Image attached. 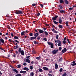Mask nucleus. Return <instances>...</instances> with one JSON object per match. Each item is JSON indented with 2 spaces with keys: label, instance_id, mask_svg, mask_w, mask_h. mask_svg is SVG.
<instances>
[{
  "label": "nucleus",
  "instance_id": "obj_1",
  "mask_svg": "<svg viewBox=\"0 0 76 76\" xmlns=\"http://www.w3.org/2000/svg\"><path fill=\"white\" fill-rule=\"evenodd\" d=\"M15 14H17V15H18V14H23V12H22V11L21 10H15Z\"/></svg>",
  "mask_w": 76,
  "mask_h": 76
},
{
  "label": "nucleus",
  "instance_id": "obj_2",
  "mask_svg": "<svg viewBox=\"0 0 76 76\" xmlns=\"http://www.w3.org/2000/svg\"><path fill=\"white\" fill-rule=\"evenodd\" d=\"M18 52L20 53L22 56H24V51L23 50H21V48H18Z\"/></svg>",
  "mask_w": 76,
  "mask_h": 76
},
{
  "label": "nucleus",
  "instance_id": "obj_3",
  "mask_svg": "<svg viewBox=\"0 0 76 76\" xmlns=\"http://www.w3.org/2000/svg\"><path fill=\"white\" fill-rule=\"evenodd\" d=\"M57 43H58V45L59 46V47H61V41L58 39L57 40Z\"/></svg>",
  "mask_w": 76,
  "mask_h": 76
},
{
  "label": "nucleus",
  "instance_id": "obj_4",
  "mask_svg": "<svg viewBox=\"0 0 76 76\" xmlns=\"http://www.w3.org/2000/svg\"><path fill=\"white\" fill-rule=\"evenodd\" d=\"M58 52V49H55L52 51V53L53 54H56Z\"/></svg>",
  "mask_w": 76,
  "mask_h": 76
},
{
  "label": "nucleus",
  "instance_id": "obj_5",
  "mask_svg": "<svg viewBox=\"0 0 76 76\" xmlns=\"http://www.w3.org/2000/svg\"><path fill=\"white\" fill-rule=\"evenodd\" d=\"M58 16L56 15L54 17H53L52 18V19L53 21L56 20L57 18H58Z\"/></svg>",
  "mask_w": 76,
  "mask_h": 76
},
{
  "label": "nucleus",
  "instance_id": "obj_6",
  "mask_svg": "<svg viewBox=\"0 0 76 76\" xmlns=\"http://www.w3.org/2000/svg\"><path fill=\"white\" fill-rule=\"evenodd\" d=\"M14 73H16V74H18L19 73V71L17 70L16 69H12Z\"/></svg>",
  "mask_w": 76,
  "mask_h": 76
},
{
  "label": "nucleus",
  "instance_id": "obj_7",
  "mask_svg": "<svg viewBox=\"0 0 76 76\" xmlns=\"http://www.w3.org/2000/svg\"><path fill=\"white\" fill-rule=\"evenodd\" d=\"M59 23L61 24V23H62V20L61 19V17H59L58 20Z\"/></svg>",
  "mask_w": 76,
  "mask_h": 76
},
{
  "label": "nucleus",
  "instance_id": "obj_8",
  "mask_svg": "<svg viewBox=\"0 0 76 76\" xmlns=\"http://www.w3.org/2000/svg\"><path fill=\"white\" fill-rule=\"evenodd\" d=\"M36 38H37L35 37H30V39L31 41H32V40L35 39H36Z\"/></svg>",
  "mask_w": 76,
  "mask_h": 76
},
{
  "label": "nucleus",
  "instance_id": "obj_9",
  "mask_svg": "<svg viewBox=\"0 0 76 76\" xmlns=\"http://www.w3.org/2000/svg\"><path fill=\"white\" fill-rule=\"evenodd\" d=\"M72 63L73 64H71V65H72V66H76V61H73L72 62Z\"/></svg>",
  "mask_w": 76,
  "mask_h": 76
},
{
  "label": "nucleus",
  "instance_id": "obj_10",
  "mask_svg": "<svg viewBox=\"0 0 76 76\" xmlns=\"http://www.w3.org/2000/svg\"><path fill=\"white\" fill-rule=\"evenodd\" d=\"M63 61V58L61 57L60 58H59L58 60V61L59 63H60L61 62Z\"/></svg>",
  "mask_w": 76,
  "mask_h": 76
},
{
  "label": "nucleus",
  "instance_id": "obj_11",
  "mask_svg": "<svg viewBox=\"0 0 76 76\" xmlns=\"http://www.w3.org/2000/svg\"><path fill=\"white\" fill-rule=\"evenodd\" d=\"M26 61L27 63H31V61H30V60L29 59L26 58Z\"/></svg>",
  "mask_w": 76,
  "mask_h": 76
},
{
  "label": "nucleus",
  "instance_id": "obj_12",
  "mask_svg": "<svg viewBox=\"0 0 76 76\" xmlns=\"http://www.w3.org/2000/svg\"><path fill=\"white\" fill-rule=\"evenodd\" d=\"M67 51V49L66 48H64V49L62 50L63 53H64L65 52Z\"/></svg>",
  "mask_w": 76,
  "mask_h": 76
},
{
  "label": "nucleus",
  "instance_id": "obj_13",
  "mask_svg": "<svg viewBox=\"0 0 76 76\" xmlns=\"http://www.w3.org/2000/svg\"><path fill=\"white\" fill-rule=\"evenodd\" d=\"M64 3L66 4H69V1L67 0H64Z\"/></svg>",
  "mask_w": 76,
  "mask_h": 76
},
{
  "label": "nucleus",
  "instance_id": "obj_14",
  "mask_svg": "<svg viewBox=\"0 0 76 76\" xmlns=\"http://www.w3.org/2000/svg\"><path fill=\"white\" fill-rule=\"evenodd\" d=\"M65 24L66 25V26L67 27L69 26V22L68 21H66Z\"/></svg>",
  "mask_w": 76,
  "mask_h": 76
},
{
  "label": "nucleus",
  "instance_id": "obj_15",
  "mask_svg": "<svg viewBox=\"0 0 76 76\" xmlns=\"http://www.w3.org/2000/svg\"><path fill=\"white\" fill-rule=\"evenodd\" d=\"M25 34H26L25 31H22L21 33V36H22V35H25Z\"/></svg>",
  "mask_w": 76,
  "mask_h": 76
},
{
  "label": "nucleus",
  "instance_id": "obj_16",
  "mask_svg": "<svg viewBox=\"0 0 76 76\" xmlns=\"http://www.w3.org/2000/svg\"><path fill=\"white\" fill-rule=\"evenodd\" d=\"M43 70H46V71L48 70V68L46 67H43Z\"/></svg>",
  "mask_w": 76,
  "mask_h": 76
},
{
  "label": "nucleus",
  "instance_id": "obj_17",
  "mask_svg": "<svg viewBox=\"0 0 76 76\" xmlns=\"http://www.w3.org/2000/svg\"><path fill=\"white\" fill-rule=\"evenodd\" d=\"M23 69L24 70H26V71H29V69L27 67H24L23 68Z\"/></svg>",
  "mask_w": 76,
  "mask_h": 76
},
{
  "label": "nucleus",
  "instance_id": "obj_18",
  "mask_svg": "<svg viewBox=\"0 0 76 76\" xmlns=\"http://www.w3.org/2000/svg\"><path fill=\"white\" fill-rule=\"evenodd\" d=\"M39 35V34H38V33H37L34 34V36L35 37H37Z\"/></svg>",
  "mask_w": 76,
  "mask_h": 76
},
{
  "label": "nucleus",
  "instance_id": "obj_19",
  "mask_svg": "<svg viewBox=\"0 0 76 76\" xmlns=\"http://www.w3.org/2000/svg\"><path fill=\"white\" fill-rule=\"evenodd\" d=\"M0 42H2V44H4V40L2 39V38H1V39H0Z\"/></svg>",
  "mask_w": 76,
  "mask_h": 76
},
{
  "label": "nucleus",
  "instance_id": "obj_20",
  "mask_svg": "<svg viewBox=\"0 0 76 76\" xmlns=\"http://www.w3.org/2000/svg\"><path fill=\"white\" fill-rule=\"evenodd\" d=\"M19 48V46L18 45H16L15 46H14V49H18Z\"/></svg>",
  "mask_w": 76,
  "mask_h": 76
},
{
  "label": "nucleus",
  "instance_id": "obj_21",
  "mask_svg": "<svg viewBox=\"0 0 76 76\" xmlns=\"http://www.w3.org/2000/svg\"><path fill=\"white\" fill-rule=\"evenodd\" d=\"M55 67L56 69H58V65H57V63L55 64Z\"/></svg>",
  "mask_w": 76,
  "mask_h": 76
},
{
  "label": "nucleus",
  "instance_id": "obj_22",
  "mask_svg": "<svg viewBox=\"0 0 76 76\" xmlns=\"http://www.w3.org/2000/svg\"><path fill=\"white\" fill-rule=\"evenodd\" d=\"M44 31H43L42 30L40 29L39 31V33H40V34H42V33H43V32H44Z\"/></svg>",
  "mask_w": 76,
  "mask_h": 76
},
{
  "label": "nucleus",
  "instance_id": "obj_23",
  "mask_svg": "<svg viewBox=\"0 0 76 76\" xmlns=\"http://www.w3.org/2000/svg\"><path fill=\"white\" fill-rule=\"evenodd\" d=\"M26 72L25 71H20V73H26Z\"/></svg>",
  "mask_w": 76,
  "mask_h": 76
},
{
  "label": "nucleus",
  "instance_id": "obj_24",
  "mask_svg": "<svg viewBox=\"0 0 76 76\" xmlns=\"http://www.w3.org/2000/svg\"><path fill=\"white\" fill-rule=\"evenodd\" d=\"M47 43L49 45H51L53 44V43H51L48 41L47 42Z\"/></svg>",
  "mask_w": 76,
  "mask_h": 76
},
{
  "label": "nucleus",
  "instance_id": "obj_25",
  "mask_svg": "<svg viewBox=\"0 0 76 76\" xmlns=\"http://www.w3.org/2000/svg\"><path fill=\"white\" fill-rule=\"evenodd\" d=\"M52 31H53V32H54V34H57V32L56 31V30H55L54 29H52Z\"/></svg>",
  "mask_w": 76,
  "mask_h": 76
},
{
  "label": "nucleus",
  "instance_id": "obj_26",
  "mask_svg": "<svg viewBox=\"0 0 76 76\" xmlns=\"http://www.w3.org/2000/svg\"><path fill=\"white\" fill-rule=\"evenodd\" d=\"M34 44H38V42H37L36 41H33Z\"/></svg>",
  "mask_w": 76,
  "mask_h": 76
},
{
  "label": "nucleus",
  "instance_id": "obj_27",
  "mask_svg": "<svg viewBox=\"0 0 76 76\" xmlns=\"http://www.w3.org/2000/svg\"><path fill=\"white\" fill-rule=\"evenodd\" d=\"M50 48H54V44L53 43L51 45H50Z\"/></svg>",
  "mask_w": 76,
  "mask_h": 76
},
{
  "label": "nucleus",
  "instance_id": "obj_28",
  "mask_svg": "<svg viewBox=\"0 0 76 76\" xmlns=\"http://www.w3.org/2000/svg\"><path fill=\"white\" fill-rule=\"evenodd\" d=\"M53 22L55 24H57L58 23V22H57L56 21H53Z\"/></svg>",
  "mask_w": 76,
  "mask_h": 76
},
{
  "label": "nucleus",
  "instance_id": "obj_29",
  "mask_svg": "<svg viewBox=\"0 0 76 76\" xmlns=\"http://www.w3.org/2000/svg\"><path fill=\"white\" fill-rule=\"evenodd\" d=\"M14 38L15 39H19V38H18V37L16 36H15L14 37Z\"/></svg>",
  "mask_w": 76,
  "mask_h": 76
},
{
  "label": "nucleus",
  "instance_id": "obj_30",
  "mask_svg": "<svg viewBox=\"0 0 76 76\" xmlns=\"http://www.w3.org/2000/svg\"><path fill=\"white\" fill-rule=\"evenodd\" d=\"M60 13H65V12L64 11V10H61L60 11Z\"/></svg>",
  "mask_w": 76,
  "mask_h": 76
},
{
  "label": "nucleus",
  "instance_id": "obj_31",
  "mask_svg": "<svg viewBox=\"0 0 76 76\" xmlns=\"http://www.w3.org/2000/svg\"><path fill=\"white\" fill-rule=\"evenodd\" d=\"M36 59H37V60H40V59H41V56L36 57Z\"/></svg>",
  "mask_w": 76,
  "mask_h": 76
},
{
  "label": "nucleus",
  "instance_id": "obj_32",
  "mask_svg": "<svg viewBox=\"0 0 76 76\" xmlns=\"http://www.w3.org/2000/svg\"><path fill=\"white\" fill-rule=\"evenodd\" d=\"M58 27L59 28H61V29L63 28V26H62V25H59Z\"/></svg>",
  "mask_w": 76,
  "mask_h": 76
},
{
  "label": "nucleus",
  "instance_id": "obj_33",
  "mask_svg": "<svg viewBox=\"0 0 76 76\" xmlns=\"http://www.w3.org/2000/svg\"><path fill=\"white\" fill-rule=\"evenodd\" d=\"M44 32L45 34V35H46V36H48V32L46 31H44Z\"/></svg>",
  "mask_w": 76,
  "mask_h": 76
},
{
  "label": "nucleus",
  "instance_id": "obj_34",
  "mask_svg": "<svg viewBox=\"0 0 76 76\" xmlns=\"http://www.w3.org/2000/svg\"><path fill=\"white\" fill-rule=\"evenodd\" d=\"M11 40V39H10L8 40V41H9L10 42H13V43H14V42H14V41L12 40Z\"/></svg>",
  "mask_w": 76,
  "mask_h": 76
},
{
  "label": "nucleus",
  "instance_id": "obj_35",
  "mask_svg": "<svg viewBox=\"0 0 76 76\" xmlns=\"http://www.w3.org/2000/svg\"><path fill=\"white\" fill-rule=\"evenodd\" d=\"M34 72H32L30 73V76H34Z\"/></svg>",
  "mask_w": 76,
  "mask_h": 76
},
{
  "label": "nucleus",
  "instance_id": "obj_36",
  "mask_svg": "<svg viewBox=\"0 0 76 76\" xmlns=\"http://www.w3.org/2000/svg\"><path fill=\"white\" fill-rule=\"evenodd\" d=\"M59 1H60V3L61 4L63 3L64 2V1H63V0H60Z\"/></svg>",
  "mask_w": 76,
  "mask_h": 76
},
{
  "label": "nucleus",
  "instance_id": "obj_37",
  "mask_svg": "<svg viewBox=\"0 0 76 76\" xmlns=\"http://www.w3.org/2000/svg\"><path fill=\"white\" fill-rule=\"evenodd\" d=\"M15 76H22V74H17Z\"/></svg>",
  "mask_w": 76,
  "mask_h": 76
},
{
  "label": "nucleus",
  "instance_id": "obj_38",
  "mask_svg": "<svg viewBox=\"0 0 76 76\" xmlns=\"http://www.w3.org/2000/svg\"><path fill=\"white\" fill-rule=\"evenodd\" d=\"M58 7L61 9H62L63 8L62 6L61 5H58Z\"/></svg>",
  "mask_w": 76,
  "mask_h": 76
},
{
  "label": "nucleus",
  "instance_id": "obj_39",
  "mask_svg": "<svg viewBox=\"0 0 76 76\" xmlns=\"http://www.w3.org/2000/svg\"><path fill=\"white\" fill-rule=\"evenodd\" d=\"M14 41H15V42H17V43H19V41H18L17 40L14 39Z\"/></svg>",
  "mask_w": 76,
  "mask_h": 76
},
{
  "label": "nucleus",
  "instance_id": "obj_40",
  "mask_svg": "<svg viewBox=\"0 0 76 76\" xmlns=\"http://www.w3.org/2000/svg\"><path fill=\"white\" fill-rule=\"evenodd\" d=\"M17 68H20V67H21V66L20 65H18L17 66Z\"/></svg>",
  "mask_w": 76,
  "mask_h": 76
},
{
  "label": "nucleus",
  "instance_id": "obj_41",
  "mask_svg": "<svg viewBox=\"0 0 76 76\" xmlns=\"http://www.w3.org/2000/svg\"><path fill=\"white\" fill-rule=\"evenodd\" d=\"M63 71V68H61L59 69V72H61Z\"/></svg>",
  "mask_w": 76,
  "mask_h": 76
},
{
  "label": "nucleus",
  "instance_id": "obj_42",
  "mask_svg": "<svg viewBox=\"0 0 76 76\" xmlns=\"http://www.w3.org/2000/svg\"><path fill=\"white\" fill-rule=\"evenodd\" d=\"M30 69L31 70H32L33 69V66H30Z\"/></svg>",
  "mask_w": 76,
  "mask_h": 76
},
{
  "label": "nucleus",
  "instance_id": "obj_43",
  "mask_svg": "<svg viewBox=\"0 0 76 76\" xmlns=\"http://www.w3.org/2000/svg\"><path fill=\"white\" fill-rule=\"evenodd\" d=\"M56 38L57 39H58V35H57L56 36Z\"/></svg>",
  "mask_w": 76,
  "mask_h": 76
},
{
  "label": "nucleus",
  "instance_id": "obj_44",
  "mask_svg": "<svg viewBox=\"0 0 76 76\" xmlns=\"http://www.w3.org/2000/svg\"><path fill=\"white\" fill-rule=\"evenodd\" d=\"M29 35L30 37H32V36H33V33H31L29 34Z\"/></svg>",
  "mask_w": 76,
  "mask_h": 76
},
{
  "label": "nucleus",
  "instance_id": "obj_45",
  "mask_svg": "<svg viewBox=\"0 0 76 76\" xmlns=\"http://www.w3.org/2000/svg\"><path fill=\"white\" fill-rule=\"evenodd\" d=\"M41 38V37L39 36H38V37H37V39H38L39 40Z\"/></svg>",
  "mask_w": 76,
  "mask_h": 76
},
{
  "label": "nucleus",
  "instance_id": "obj_46",
  "mask_svg": "<svg viewBox=\"0 0 76 76\" xmlns=\"http://www.w3.org/2000/svg\"><path fill=\"white\" fill-rule=\"evenodd\" d=\"M63 43V44H66V41H62Z\"/></svg>",
  "mask_w": 76,
  "mask_h": 76
},
{
  "label": "nucleus",
  "instance_id": "obj_47",
  "mask_svg": "<svg viewBox=\"0 0 76 76\" xmlns=\"http://www.w3.org/2000/svg\"><path fill=\"white\" fill-rule=\"evenodd\" d=\"M67 75V74L66 73H64V74H63L62 75V76H66Z\"/></svg>",
  "mask_w": 76,
  "mask_h": 76
},
{
  "label": "nucleus",
  "instance_id": "obj_48",
  "mask_svg": "<svg viewBox=\"0 0 76 76\" xmlns=\"http://www.w3.org/2000/svg\"><path fill=\"white\" fill-rule=\"evenodd\" d=\"M37 16H39L40 15V13H37Z\"/></svg>",
  "mask_w": 76,
  "mask_h": 76
},
{
  "label": "nucleus",
  "instance_id": "obj_49",
  "mask_svg": "<svg viewBox=\"0 0 76 76\" xmlns=\"http://www.w3.org/2000/svg\"><path fill=\"white\" fill-rule=\"evenodd\" d=\"M43 40H44V41H47V38L45 37L43 39Z\"/></svg>",
  "mask_w": 76,
  "mask_h": 76
},
{
  "label": "nucleus",
  "instance_id": "obj_50",
  "mask_svg": "<svg viewBox=\"0 0 76 76\" xmlns=\"http://www.w3.org/2000/svg\"><path fill=\"white\" fill-rule=\"evenodd\" d=\"M23 65H24V66H26V65H27V64L26 62H24L23 64Z\"/></svg>",
  "mask_w": 76,
  "mask_h": 76
},
{
  "label": "nucleus",
  "instance_id": "obj_51",
  "mask_svg": "<svg viewBox=\"0 0 76 76\" xmlns=\"http://www.w3.org/2000/svg\"><path fill=\"white\" fill-rule=\"evenodd\" d=\"M67 41H68V43H69V44H70L71 43L70 42V41H69V39H67Z\"/></svg>",
  "mask_w": 76,
  "mask_h": 76
},
{
  "label": "nucleus",
  "instance_id": "obj_52",
  "mask_svg": "<svg viewBox=\"0 0 76 76\" xmlns=\"http://www.w3.org/2000/svg\"><path fill=\"white\" fill-rule=\"evenodd\" d=\"M33 52L34 53V54H36L37 53V52H36L34 50H33Z\"/></svg>",
  "mask_w": 76,
  "mask_h": 76
},
{
  "label": "nucleus",
  "instance_id": "obj_53",
  "mask_svg": "<svg viewBox=\"0 0 76 76\" xmlns=\"http://www.w3.org/2000/svg\"><path fill=\"white\" fill-rule=\"evenodd\" d=\"M66 38H67V37H65L64 39V41H66L67 40H66Z\"/></svg>",
  "mask_w": 76,
  "mask_h": 76
},
{
  "label": "nucleus",
  "instance_id": "obj_54",
  "mask_svg": "<svg viewBox=\"0 0 76 76\" xmlns=\"http://www.w3.org/2000/svg\"><path fill=\"white\" fill-rule=\"evenodd\" d=\"M29 57H30V56H27L26 57V58H27V59H28V58H29Z\"/></svg>",
  "mask_w": 76,
  "mask_h": 76
},
{
  "label": "nucleus",
  "instance_id": "obj_55",
  "mask_svg": "<svg viewBox=\"0 0 76 76\" xmlns=\"http://www.w3.org/2000/svg\"><path fill=\"white\" fill-rule=\"evenodd\" d=\"M40 6L42 8H43V7H44V6H43V5H42V4H40Z\"/></svg>",
  "mask_w": 76,
  "mask_h": 76
},
{
  "label": "nucleus",
  "instance_id": "obj_56",
  "mask_svg": "<svg viewBox=\"0 0 76 76\" xmlns=\"http://www.w3.org/2000/svg\"><path fill=\"white\" fill-rule=\"evenodd\" d=\"M47 51V50L46 49H45L43 51V53H45L46 52V51Z\"/></svg>",
  "mask_w": 76,
  "mask_h": 76
},
{
  "label": "nucleus",
  "instance_id": "obj_57",
  "mask_svg": "<svg viewBox=\"0 0 76 76\" xmlns=\"http://www.w3.org/2000/svg\"><path fill=\"white\" fill-rule=\"evenodd\" d=\"M11 36H12V37H13L14 36V35H13V33H11Z\"/></svg>",
  "mask_w": 76,
  "mask_h": 76
},
{
  "label": "nucleus",
  "instance_id": "obj_58",
  "mask_svg": "<svg viewBox=\"0 0 76 76\" xmlns=\"http://www.w3.org/2000/svg\"><path fill=\"white\" fill-rule=\"evenodd\" d=\"M39 72H42V69H39Z\"/></svg>",
  "mask_w": 76,
  "mask_h": 76
},
{
  "label": "nucleus",
  "instance_id": "obj_59",
  "mask_svg": "<svg viewBox=\"0 0 76 76\" xmlns=\"http://www.w3.org/2000/svg\"><path fill=\"white\" fill-rule=\"evenodd\" d=\"M32 6H36V4H32Z\"/></svg>",
  "mask_w": 76,
  "mask_h": 76
},
{
  "label": "nucleus",
  "instance_id": "obj_60",
  "mask_svg": "<svg viewBox=\"0 0 76 76\" xmlns=\"http://www.w3.org/2000/svg\"><path fill=\"white\" fill-rule=\"evenodd\" d=\"M69 10H72V9H73V8L72 7H70L69 8Z\"/></svg>",
  "mask_w": 76,
  "mask_h": 76
},
{
  "label": "nucleus",
  "instance_id": "obj_61",
  "mask_svg": "<svg viewBox=\"0 0 76 76\" xmlns=\"http://www.w3.org/2000/svg\"><path fill=\"white\" fill-rule=\"evenodd\" d=\"M62 49V48H61V47H59V50H61Z\"/></svg>",
  "mask_w": 76,
  "mask_h": 76
},
{
  "label": "nucleus",
  "instance_id": "obj_62",
  "mask_svg": "<svg viewBox=\"0 0 76 76\" xmlns=\"http://www.w3.org/2000/svg\"><path fill=\"white\" fill-rule=\"evenodd\" d=\"M10 66V67H11V68H12L13 69H14V67H13L12 65Z\"/></svg>",
  "mask_w": 76,
  "mask_h": 76
},
{
  "label": "nucleus",
  "instance_id": "obj_63",
  "mask_svg": "<svg viewBox=\"0 0 76 76\" xmlns=\"http://www.w3.org/2000/svg\"><path fill=\"white\" fill-rule=\"evenodd\" d=\"M48 75L49 76H52V75L50 74H48Z\"/></svg>",
  "mask_w": 76,
  "mask_h": 76
},
{
  "label": "nucleus",
  "instance_id": "obj_64",
  "mask_svg": "<svg viewBox=\"0 0 76 76\" xmlns=\"http://www.w3.org/2000/svg\"><path fill=\"white\" fill-rule=\"evenodd\" d=\"M43 29V30H44V31H45V30H46V28H44Z\"/></svg>",
  "mask_w": 76,
  "mask_h": 76
}]
</instances>
